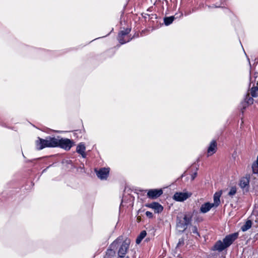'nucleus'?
Instances as JSON below:
<instances>
[{
	"label": "nucleus",
	"mask_w": 258,
	"mask_h": 258,
	"mask_svg": "<svg viewBox=\"0 0 258 258\" xmlns=\"http://www.w3.org/2000/svg\"><path fill=\"white\" fill-rule=\"evenodd\" d=\"M130 243L131 240L130 239H124L123 236H119L110 244L109 251L114 253V250L120 244L118 251L119 257L129 258L125 254L128 250Z\"/></svg>",
	"instance_id": "obj_1"
},
{
	"label": "nucleus",
	"mask_w": 258,
	"mask_h": 258,
	"mask_svg": "<svg viewBox=\"0 0 258 258\" xmlns=\"http://www.w3.org/2000/svg\"><path fill=\"white\" fill-rule=\"evenodd\" d=\"M58 143L57 138L51 137H47L45 139L38 137L35 142L36 147L39 150L47 147H57Z\"/></svg>",
	"instance_id": "obj_2"
},
{
	"label": "nucleus",
	"mask_w": 258,
	"mask_h": 258,
	"mask_svg": "<svg viewBox=\"0 0 258 258\" xmlns=\"http://www.w3.org/2000/svg\"><path fill=\"white\" fill-rule=\"evenodd\" d=\"M191 218L192 214L191 213H188L185 214L183 220L177 223V226L181 228L182 230H184L187 228V225L190 223Z\"/></svg>",
	"instance_id": "obj_3"
},
{
	"label": "nucleus",
	"mask_w": 258,
	"mask_h": 258,
	"mask_svg": "<svg viewBox=\"0 0 258 258\" xmlns=\"http://www.w3.org/2000/svg\"><path fill=\"white\" fill-rule=\"evenodd\" d=\"M130 32L131 29L126 28L119 32L118 36V40L120 44H123L130 41L131 39L129 38L128 36Z\"/></svg>",
	"instance_id": "obj_4"
},
{
	"label": "nucleus",
	"mask_w": 258,
	"mask_h": 258,
	"mask_svg": "<svg viewBox=\"0 0 258 258\" xmlns=\"http://www.w3.org/2000/svg\"><path fill=\"white\" fill-rule=\"evenodd\" d=\"M190 192H176L174 194L173 199L177 202H183L188 199L191 196Z\"/></svg>",
	"instance_id": "obj_5"
},
{
	"label": "nucleus",
	"mask_w": 258,
	"mask_h": 258,
	"mask_svg": "<svg viewBox=\"0 0 258 258\" xmlns=\"http://www.w3.org/2000/svg\"><path fill=\"white\" fill-rule=\"evenodd\" d=\"M109 168H101L99 170L95 169L97 177L101 180H106L109 173Z\"/></svg>",
	"instance_id": "obj_6"
},
{
	"label": "nucleus",
	"mask_w": 258,
	"mask_h": 258,
	"mask_svg": "<svg viewBox=\"0 0 258 258\" xmlns=\"http://www.w3.org/2000/svg\"><path fill=\"white\" fill-rule=\"evenodd\" d=\"M58 146L66 150H69L73 146V142L71 140L68 139H61L57 138Z\"/></svg>",
	"instance_id": "obj_7"
},
{
	"label": "nucleus",
	"mask_w": 258,
	"mask_h": 258,
	"mask_svg": "<svg viewBox=\"0 0 258 258\" xmlns=\"http://www.w3.org/2000/svg\"><path fill=\"white\" fill-rule=\"evenodd\" d=\"M163 194L162 189H152L149 190L147 196L151 199H154L158 198Z\"/></svg>",
	"instance_id": "obj_8"
},
{
	"label": "nucleus",
	"mask_w": 258,
	"mask_h": 258,
	"mask_svg": "<svg viewBox=\"0 0 258 258\" xmlns=\"http://www.w3.org/2000/svg\"><path fill=\"white\" fill-rule=\"evenodd\" d=\"M238 234L234 233L227 236L224 239L223 242L226 247L229 246L232 242L237 238Z\"/></svg>",
	"instance_id": "obj_9"
},
{
	"label": "nucleus",
	"mask_w": 258,
	"mask_h": 258,
	"mask_svg": "<svg viewBox=\"0 0 258 258\" xmlns=\"http://www.w3.org/2000/svg\"><path fill=\"white\" fill-rule=\"evenodd\" d=\"M249 177L248 176L243 177L241 178L239 182V186L243 190L247 191L249 188Z\"/></svg>",
	"instance_id": "obj_10"
},
{
	"label": "nucleus",
	"mask_w": 258,
	"mask_h": 258,
	"mask_svg": "<svg viewBox=\"0 0 258 258\" xmlns=\"http://www.w3.org/2000/svg\"><path fill=\"white\" fill-rule=\"evenodd\" d=\"M146 206L153 209L155 212L157 213H161L163 210V207L160 204L156 202L149 204Z\"/></svg>",
	"instance_id": "obj_11"
},
{
	"label": "nucleus",
	"mask_w": 258,
	"mask_h": 258,
	"mask_svg": "<svg viewBox=\"0 0 258 258\" xmlns=\"http://www.w3.org/2000/svg\"><path fill=\"white\" fill-rule=\"evenodd\" d=\"M86 147L83 143H79L76 148V152L80 154L83 158L86 157V154L85 153Z\"/></svg>",
	"instance_id": "obj_12"
},
{
	"label": "nucleus",
	"mask_w": 258,
	"mask_h": 258,
	"mask_svg": "<svg viewBox=\"0 0 258 258\" xmlns=\"http://www.w3.org/2000/svg\"><path fill=\"white\" fill-rule=\"evenodd\" d=\"M213 207H214V206L212 203L207 202L201 205L200 211L202 213H206Z\"/></svg>",
	"instance_id": "obj_13"
},
{
	"label": "nucleus",
	"mask_w": 258,
	"mask_h": 258,
	"mask_svg": "<svg viewBox=\"0 0 258 258\" xmlns=\"http://www.w3.org/2000/svg\"><path fill=\"white\" fill-rule=\"evenodd\" d=\"M217 150V143L215 141H212L208 149L207 154L208 156L212 155Z\"/></svg>",
	"instance_id": "obj_14"
},
{
	"label": "nucleus",
	"mask_w": 258,
	"mask_h": 258,
	"mask_svg": "<svg viewBox=\"0 0 258 258\" xmlns=\"http://www.w3.org/2000/svg\"><path fill=\"white\" fill-rule=\"evenodd\" d=\"M221 192H217L214 196V203H212L214 207H217L219 206L220 203V198L221 197Z\"/></svg>",
	"instance_id": "obj_15"
},
{
	"label": "nucleus",
	"mask_w": 258,
	"mask_h": 258,
	"mask_svg": "<svg viewBox=\"0 0 258 258\" xmlns=\"http://www.w3.org/2000/svg\"><path fill=\"white\" fill-rule=\"evenodd\" d=\"M214 248L216 250H217L219 251H221L223 250L225 248H227L223 242L221 241H218L216 242L214 246Z\"/></svg>",
	"instance_id": "obj_16"
},
{
	"label": "nucleus",
	"mask_w": 258,
	"mask_h": 258,
	"mask_svg": "<svg viewBox=\"0 0 258 258\" xmlns=\"http://www.w3.org/2000/svg\"><path fill=\"white\" fill-rule=\"evenodd\" d=\"M146 234V231H142L136 239L137 244H140L143 239L145 237Z\"/></svg>",
	"instance_id": "obj_17"
},
{
	"label": "nucleus",
	"mask_w": 258,
	"mask_h": 258,
	"mask_svg": "<svg viewBox=\"0 0 258 258\" xmlns=\"http://www.w3.org/2000/svg\"><path fill=\"white\" fill-rule=\"evenodd\" d=\"M251 226V222L250 220L247 221L241 227V229L243 231H246Z\"/></svg>",
	"instance_id": "obj_18"
},
{
	"label": "nucleus",
	"mask_w": 258,
	"mask_h": 258,
	"mask_svg": "<svg viewBox=\"0 0 258 258\" xmlns=\"http://www.w3.org/2000/svg\"><path fill=\"white\" fill-rule=\"evenodd\" d=\"M174 19V16L166 17L164 18V23L166 26L171 24Z\"/></svg>",
	"instance_id": "obj_19"
},
{
	"label": "nucleus",
	"mask_w": 258,
	"mask_h": 258,
	"mask_svg": "<svg viewBox=\"0 0 258 258\" xmlns=\"http://www.w3.org/2000/svg\"><path fill=\"white\" fill-rule=\"evenodd\" d=\"M250 94L252 97H256L258 96V88L257 87H252L251 89Z\"/></svg>",
	"instance_id": "obj_20"
},
{
	"label": "nucleus",
	"mask_w": 258,
	"mask_h": 258,
	"mask_svg": "<svg viewBox=\"0 0 258 258\" xmlns=\"http://www.w3.org/2000/svg\"><path fill=\"white\" fill-rule=\"evenodd\" d=\"M236 192V188L235 187H232L228 192V195L232 197L234 196Z\"/></svg>",
	"instance_id": "obj_21"
},
{
	"label": "nucleus",
	"mask_w": 258,
	"mask_h": 258,
	"mask_svg": "<svg viewBox=\"0 0 258 258\" xmlns=\"http://www.w3.org/2000/svg\"><path fill=\"white\" fill-rule=\"evenodd\" d=\"M253 99L250 97H248L246 98V101L248 104H252L253 103Z\"/></svg>",
	"instance_id": "obj_22"
},
{
	"label": "nucleus",
	"mask_w": 258,
	"mask_h": 258,
	"mask_svg": "<svg viewBox=\"0 0 258 258\" xmlns=\"http://www.w3.org/2000/svg\"><path fill=\"white\" fill-rule=\"evenodd\" d=\"M192 232L194 234H197V235H199V233L198 232V229H197V228L196 227H194L192 229Z\"/></svg>",
	"instance_id": "obj_23"
},
{
	"label": "nucleus",
	"mask_w": 258,
	"mask_h": 258,
	"mask_svg": "<svg viewBox=\"0 0 258 258\" xmlns=\"http://www.w3.org/2000/svg\"><path fill=\"white\" fill-rule=\"evenodd\" d=\"M183 243H184L183 239L182 238L179 239L178 242L177 243V247L179 246L180 245L183 244Z\"/></svg>",
	"instance_id": "obj_24"
},
{
	"label": "nucleus",
	"mask_w": 258,
	"mask_h": 258,
	"mask_svg": "<svg viewBox=\"0 0 258 258\" xmlns=\"http://www.w3.org/2000/svg\"><path fill=\"white\" fill-rule=\"evenodd\" d=\"M146 215L149 218H152L153 217V214L149 211H147L146 212Z\"/></svg>",
	"instance_id": "obj_25"
},
{
	"label": "nucleus",
	"mask_w": 258,
	"mask_h": 258,
	"mask_svg": "<svg viewBox=\"0 0 258 258\" xmlns=\"http://www.w3.org/2000/svg\"><path fill=\"white\" fill-rule=\"evenodd\" d=\"M254 216H255V218H254V220L255 221V222L256 223H258V212H256Z\"/></svg>",
	"instance_id": "obj_26"
},
{
	"label": "nucleus",
	"mask_w": 258,
	"mask_h": 258,
	"mask_svg": "<svg viewBox=\"0 0 258 258\" xmlns=\"http://www.w3.org/2000/svg\"><path fill=\"white\" fill-rule=\"evenodd\" d=\"M197 176V173H195L192 176V179H194L195 177Z\"/></svg>",
	"instance_id": "obj_27"
},
{
	"label": "nucleus",
	"mask_w": 258,
	"mask_h": 258,
	"mask_svg": "<svg viewBox=\"0 0 258 258\" xmlns=\"http://www.w3.org/2000/svg\"><path fill=\"white\" fill-rule=\"evenodd\" d=\"M182 16V14L181 13V14H180V17H181V16Z\"/></svg>",
	"instance_id": "obj_28"
}]
</instances>
